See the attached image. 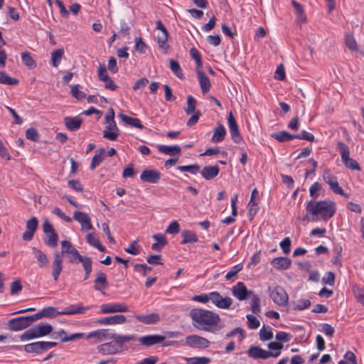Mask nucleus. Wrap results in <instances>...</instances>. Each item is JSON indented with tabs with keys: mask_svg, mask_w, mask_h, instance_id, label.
<instances>
[{
	"mask_svg": "<svg viewBox=\"0 0 364 364\" xmlns=\"http://www.w3.org/2000/svg\"><path fill=\"white\" fill-rule=\"evenodd\" d=\"M189 316L193 326L198 330L215 333L223 328L220 316L210 310L194 308L190 311Z\"/></svg>",
	"mask_w": 364,
	"mask_h": 364,
	"instance_id": "1",
	"label": "nucleus"
},
{
	"mask_svg": "<svg viewBox=\"0 0 364 364\" xmlns=\"http://www.w3.org/2000/svg\"><path fill=\"white\" fill-rule=\"evenodd\" d=\"M307 213L311 215V220L328 221L336 213V203L332 200H310L306 203Z\"/></svg>",
	"mask_w": 364,
	"mask_h": 364,
	"instance_id": "2",
	"label": "nucleus"
},
{
	"mask_svg": "<svg viewBox=\"0 0 364 364\" xmlns=\"http://www.w3.org/2000/svg\"><path fill=\"white\" fill-rule=\"evenodd\" d=\"M338 149L341 154V160L345 166L350 170L360 171L358 163L353 159L350 157V151L346 144L342 141L337 143Z\"/></svg>",
	"mask_w": 364,
	"mask_h": 364,
	"instance_id": "3",
	"label": "nucleus"
},
{
	"mask_svg": "<svg viewBox=\"0 0 364 364\" xmlns=\"http://www.w3.org/2000/svg\"><path fill=\"white\" fill-rule=\"evenodd\" d=\"M35 321L33 315L19 316L8 321V328L12 331H19L26 329Z\"/></svg>",
	"mask_w": 364,
	"mask_h": 364,
	"instance_id": "4",
	"label": "nucleus"
},
{
	"mask_svg": "<svg viewBox=\"0 0 364 364\" xmlns=\"http://www.w3.org/2000/svg\"><path fill=\"white\" fill-rule=\"evenodd\" d=\"M247 353L248 356L252 359H262L266 360L268 359L270 357L277 358L278 357L281 352H272L269 350H266L260 348L259 346H251L247 351Z\"/></svg>",
	"mask_w": 364,
	"mask_h": 364,
	"instance_id": "5",
	"label": "nucleus"
},
{
	"mask_svg": "<svg viewBox=\"0 0 364 364\" xmlns=\"http://www.w3.org/2000/svg\"><path fill=\"white\" fill-rule=\"evenodd\" d=\"M269 296L273 301L279 306H285L289 301V296L284 289L277 286L272 289L269 288Z\"/></svg>",
	"mask_w": 364,
	"mask_h": 364,
	"instance_id": "6",
	"label": "nucleus"
},
{
	"mask_svg": "<svg viewBox=\"0 0 364 364\" xmlns=\"http://www.w3.org/2000/svg\"><path fill=\"white\" fill-rule=\"evenodd\" d=\"M323 181L329 186L330 189L335 193L348 198L349 196L343 192V188L338 185L337 178L333 176L328 169H326L323 173Z\"/></svg>",
	"mask_w": 364,
	"mask_h": 364,
	"instance_id": "7",
	"label": "nucleus"
},
{
	"mask_svg": "<svg viewBox=\"0 0 364 364\" xmlns=\"http://www.w3.org/2000/svg\"><path fill=\"white\" fill-rule=\"evenodd\" d=\"M57 345L55 342L50 341H38L28 343L24 346V350L27 353H39L45 350L51 348Z\"/></svg>",
	"mask_w": 364,
	"mask_h": 364,
	"instance_id": "8",
	"label": "nucleus"
},
{
	"mask_svg": "<svg viewBox=\"0 0 364 364\" xmlns=\"http://www.w3.org/2000/svg\"><path fill=\"white\" fill-rule=\"evenodd\" d=\"M210 301L220 309H229L232 304V299L229 296L223 297L218 291L210 292Z\"/></svg>",
	"mask_w": 364,
	"mask_h": 364,
	"instance_id": "9",
	"label": "nucleus"
},
{
	"mask_svg": "<svg viewBox=\"0 0 364 364\" xmlns=\"http://www.w3.org/2000/svg\"><path fill=\"white\" fill-rule=\"evenodd\" d=\"M128 306L124 303H110L102 304L100 306V314H112L117 312H127Z\"/></svg>",
	"mask_w": 364,
	"mask_h": 364,
	"instance_id": "10",
	"label": "nucleus"
},
{
	"mask_svg": "<svg viewBox=\"0 0 364 364\" xmlns=\"http://www.w3.org/2000/svg\"><path fill=\"white\" fill-rule=\"evenodd\" d=\"M228 124L232 140L237 144L240 143L242 140V136L240 134L236 119L232 112L229 113Z\"/></svg>",
	"mask_w": 364,
	"mask_h": 364,
	"instance_id": "11",
	"label": "nucleus"
},
{
	"mask_svg": "<svg viewBox=\"0 0 364 364\" xmlns=\"http://www.w3.org/2000/svg\"><path fill=\"white\" fill-rule=\"evenodd\" d=\"M161 177V173L156 169H145L140 175L141 181L150 183H157Z\"/></svg>",
	"mask_w": 364,
	"mask_h": 364,
	"instance_id": "12",
	"label": "nucleus"
},
{
	"mask_svg": "<svg viewBox=\"0 0 364 364\" xmlns=\"http://www.w3.org/2000/svg\"><path fill=\"white\" fill-rule=\"evenodd\" d=\"M38 220L36 217H32L26 222V230L22 235V239L25 241H30L38 228Z\"/></svg>",
	"mask_w": 364,
	"mask_h": 364,
	"instance_id": "13",
	"label": "nucleus"
},
{
	"mask_svg": "<svg viewBox=\"0 0 364 364\" xmlns=\"http://www.w3.org/2000/svg\"><path fill=\"white\" fill-rule=\"evenodd\" d=\"M134 316L144 325H155L161 321L160 315L154 312L148 314H135Z\"/></svg>",
	"mask_w": 364,
	"mask_h": 364,
	"instance_id": "14",
	"label": "nucleus"
},
{
	"mask_svg": "<svg viewBox=\"0 0 364 364\" xmlns=\"http://www.w3.org/2000/svg\"><path fill=\"white\" fill-rule=\"evenodd\" d=\"M232 293L238 300L243 301L247 299V296L252 294V291H248L243 282H239L232 289Z\"/></svg>",
	"mask_w": 364,
	"mask_h": 364,
	"instance_id": "15",
	"label": "nucleus"
},
{
	"mask_svg": "<svg viewBox=\"0 0 364 364\" xmlns=\"http://www.w3.org/2000/svg\"><path fill=\"white\" fill-rule=\"evenodd\" d=\"M186 341V343L191 347L205 348L210 345V341L208 339L198 335L188 336Z\"/></svg>",
	"mask_w": 364,
	"mask_h": 364,
	"instance_id": "16",
	"label": "nucleus"
},
{
	"mask_svg": "<svg viewBox=\"0 0 364 364\" xmlns=\"http://www.w3.org/2000/svg\"><path fill=\"white\" fill-rule=\"evenodd\" d=\"M73 218L80 223L82 230H88L92 229V225L88 215L84 212L75 211L73 213Z\"/></svg>",
	"mask_w": 364,
	"mask_h": 364,
	"instance_id": "17",
	"label": "nucleus"
},
{
	"mask_svg": "<svg viewBox=\"0 0 364 364\" xmlns=\"http://www.w3.org/2000/svg\"><path fill=\"white\" fill-rule=\"evenodd\" d=\"M126 321L127 318L125 316L117 314L100 318L96 321V323L99 325H117L124 323Z\"/></svg>",
	"mask_w": 364,
	"mask_h": 364,
	"instance_id": "18",
	"label": "nucleus"
},
{
	"mask_svg": "<svg viewBox=\"0 0 364 364\" xmlns=\"http://www.w3.org/2000/svg\"><path fill=\"white\" fill-rule=\"evenodd\" d=\"M63 259L60 254H53L52 262V276L54 281H58L63 270Z\"/></svg>",
	"mask_w": 364,
	"mask_h": 364,
	"instance_id": "19",
	"label": "nucleus"
},
{
	"mask_svg": "<svg viewBox=\"0 0 364 364\" xmlns=\"http://www.w3.org/2000/svg\"><path fill=\"white\" fill-rule=\"evenodd\" d=\"M90 309V306H82L81 304H72L65 308L58 314H60V315L83 314Z\"/></svg>",
	"mask_w": 364,
	"mask_h": 364,
	"instance_id": "20",
	"label": "nucleus"
},
{
	"mask_svg": "<svg viewBox=\"0 0 364 364\" xmlns=\"http://www.w3.org/2000/svg\"><path fill=\"white\" fill-rule=\"evenodd\" d=\"M165 337L161 335H147L139 338V343L145 346H151L160 343L165 340Z\"/></svg>",
	"mask_w": 364,
	"mask_h": 364,
	"instance_id": "21",
	"label": "nucleus"
},
{
	"mask_svg": "<svg viewBox=\"0 0 364 364\" xmlns=\"http://www.w3.org/2000/svg\"><path fill=\"white\" fill-rule=\"evenodd\" d=\"M105 130L103 131V137L112 141H114L119 136V129L115 122H111L106 124Z\"/></svg>",
	"mask_w": 364,
	"mask_h": 364,
	"instance_id": "22",
	"label": "nucleus"
},
{
	"mask_svg": "<svg viewBox=\"0 0 364 364\" xmlns=\"http://www.w3.org/2000/svg\"><path fill=\"white\" fill-rule=\"evenodd\" d=\"M111 333H109L108 329H98L92 332H90L87 336V339L95 338V342H101L105 339H109Z\"/></svg>",
	"mask_w": 364,
	"mask_h": 364,
	"instance_id": "23",
	"label": "nucleus"
},
{
	"mask_svg": "<svg viewBox=\"0 0 364 364\" xmlns=\"http://www.w3.org/2000/svg\"><path fill=\"white\" fill-rule=\"evenodd\" d=\"M109 339H113L114 341V344L119 348V352L122 350V346L124 343L129 342L131 341H134L135 339L134 336L133 335H119L116 333H111L109 336Z\"/></svg>",
	"mask_w": 364,
	"mask_h": 364,
	"instance_id": "24",
	"label": "nucleus"
},
{
	"mask_svg": "<svg viewBox=\"0 0 364 364\" xmlns=\"http://www.w3.org/2000/svg\"><path fill=\"white\" fill-rule=\"evenodd\" d=\"M63 120L66 128L73 132L78 130L82 123V119L79 117H65Z\"/></svg>",
	"mask_w": 364,
	"mask_h": 364,
	"instance_id": "25",
	"label": "nucleus"
},
{
	"mask_svg": "<svg viewBox=\"0 0 364 364\" xmlns=\"http://www.w3.org/2000/svg\"><path fill=\"white\" fill-rule=\"evenodd\" d=\"M97 350L102 355H114L119 352V348L112 342H108L97 346Z\"/></svg>",
	"mask_w": 364,
	"mask_h": 364,
	"instance_id": "26",
	"label": "nucleus"
},
{
	"mask_svg": "<svg viewBox=\"0 0 364 364\" xmlns=\"http://www.w3.org/2000/svg\"><path fill=\"white\" fill-rule=\"evenodd\" d=\"M220 171V168L217 165L205 166L200 171V174L205 180H212L215 178Z\"/></svg>",
	"mask_w": 364,
	"mask_h": 364,
	"instance_id": "27",
	"label": "nucleus"
},
{
	"mask_svg": "<svg viewBox=\"0 0 364 364\" xmlns=\"http://www.w3.org/2000/svg\"><path fill=\"white\" fill-rule=\"evenodd\" d=\"M60 311H58L55 307L53 306H48L46 308H44L42 311L33 314L35 321L36 320H38L40 318H42L43 317L50 318V317H54L58 315H60L58 314Z\"/></svg>",
	"mask_w": 364,
	"mask_h": 364,
	"instance_id": "28",
	"label": "nucleus"
},
{
	"mask_svg": "<svg viewBox=\"0 0 364 364\" xmlns=\"http://www.w3.org/2000/svg\"><path fill=\"white\" fill-rule=\"evenodd\" d=\"M94 283L95 290L102 291L103 289H105L108 286L105 273L102 271H99L97 273V277L95 279Z\"/></svg>",
	"mask_w": 364,
	"mask_h": 364,
	"instance_id": "29",
	"label": "nucleus"
},
{
	"mask_svg": "<svg viewBox=\"0 0 364 364\" xmlns=\"http://www.w3.org/2000/svg\"><path fill=\"white\" fill-rule=\"evenodd\" d=\"M157 149L159 152L169 156H179L181 152V149L178 145L167 146L161 144L159 145Z\"/></svg>",
	"mask_w": 364,
	"mask_h": 364,
	"instance_id": "30",
	"label": "nucleus"
},
{
	"mask_svg": "<svg viewBox=\"0 0 364 364\" xmlns=\"http://www.w3.org/2000/svg\"><path fill=\"white\" fill-rule=\"evenodd\" d=\"M271 263L278 269H287L291 264V260L288 257H279L273 259Z\"/></svg>",
	"mask_w": 364,
	"mask_h": 364,
	"instance_id": "31",
	"label": "nucleus"
},
{
	"mask_svg": "<svg viewBox=\"0 0 364 364\" xmlns=\"http://www.w3.org/2000/svg\"><path fill=\"white\" fill-rule=\"evenodd\" d=\"M225 135L226 130L225 127L221 124H218V126L214 129L211 141L213 143L220 142L224 139Z\"/></svg>",
	"mask_w": 364,
	"mask_h": 364,
	"instance_id": "32",
	"label": "nucleus"
},
{
	"mask_svg": "<svg viewBox=\"0 0 364 364\" xmlns=\"http://www.w3.org/2000/svg\"><path fill=\"white\" fill-rule=\"evenodd\" d=\"M198 77L200 83V88L203 94L207 93L210 90V82L209 78L205 75V74L200 71L198 70Z\"/></svg>",
	"mask_w": 364,
	"mask_h": 364,
	"instance_id": "33",
	"label": "nucleus"
},
{
	"mask_svg": "<svg viewBox=\"0 0 364 364\" xmlns=\"http://www.w3.org/2000/svg\"><path fill=\"white\" fill-rule=\"evenodd\" d=\"M119 117L126 124L133 127H136L140 129H144V126L141 124L140 120L137 118L129 117L124 114L120 113Z\"/></svg>",
	"mask_w": 364,
	"mask_h": 364,
	"instance_id": "34",
	"label": "nucleus"
},
{
	"mask_svg": "<svg viewBox=\"0 0 364 364\" xmlns=\"http://www.w3.org/2000/svg\"><path fill=\"white\" fill-rule=\"evenodd\" d=\"M271 136L279 142L289 141L296 139L295 134H291L286 131H281L272 133Z\"/></svg>",
	"mask_w": 364,
	"mask_h": 364,
	"instance_id": "35",
	"label": "nucleus"
},
{
	"mask_svg": "<svg viewBox=\"0 0 364 364\" xmlns=\"http://www.w3.org/2000/svg\"><path fill=\"white\" fill-rule=\"evenodd\" d=\"M32 250L36 258L37 259L38 266L40 267H48L49 262L47 256L41 250H38L36 247H33Z\"/></svg>",
	"mask_w": 364,
	"mask_h": 364,
	"instance_id": "36",
	"label": "nucleus"
},
{
	"mask_svg": "<svg viewBox=\"0 0 364 364\" xmlns=\"http://www.w3.org/2000/svg\"><path fill=\"white\" fill-rule=\"evenodd\" d=\"M105 149L104 148L99 149L92 157L90 164V169L95 170V168L100 164L104 159Z\"/></svg>",
	"mask_w": 364,
	"mask_h": 364,
	"instance_id": "37",
	"label": "nucleus"
},
{
	"mask_svg": "<svg viewBox=\"0 0 364 364\" xmlns=\"http://www.w3.org/2000/svg\"><path fill=\"white\" fill-rule=\"evenodd\" d=\"M168 38V32H162L161 34L157 36L159 48L164 53H167V50L169 48V45L167 43Z\"/></svg>",
	"mask_w": 364,
	"mask_h": 364,
	"instance_id": "38",
	"label": "nucleus"
},
{
	"mask_svg": "<svg viewBox=\"0 0 364 364\" xmlns=\"http://www.w3.org/2000/svg\"><path fill=\"white\" fill-rule=\"evenodd\" d=\"M181 237L183 238L181 244L193 243L198 241L197 235L192 231L183 230L181 232Z\"/></svg>",
	"mask_w": 364,
	"mask_h": 364,
	"instance_id": "39",
	"label": "nucleus"
},
{
	"mask_svg": "<svg viewBox=\"0 0 364 364\" xmlns=\"http://www.w3.org/2000/svg\"><path fill=\"white\" fill-rule=\"evenodd\" d=\"M87 242L92 246L97 248L100 252H105L106 251L105 247L101 245L100 240L95 237L93 233H88L86 236Z\"/></svg>",
	"mask_w": 364,
	"mask_h": 364,
	"instance_id": "40",
	"label": "nucleus"
},
{
	"mask_svg": "<svg viewBox=\"0 0 364 364\" xmlns=\"http://www.w3.org/2000/svg\"><path fill=\"white\" fill-rule=\"evenodd\" d=\"M64 53V50L63 48H59L51 53V64L53 67L57 68L63 58Z\"/></svg>",
	"mask_w": 364,
	"mask_h": 364,
	"instance_id": "41",
	"label": "nucleus"
},
{
	"mask_svg": "<svg viewBox=\"0 0 364 364\" xmlns=\"http://www.w3.org/2000/svg\"><path fill=\"white\" fill-rule=\"evenodd\" d=\"M61 246H62L61 252H56L54 253V254H60L61 258H63V255L64 254L70 255L74 250L76 249L73 247L72 243L68 240L62 241Z\"/></svg>",
	"mask_w": 364,
	"mask_h": 364,
	"instance_id": "42",
	"label": "nucleus"
},
{
	"mask_svg": "<svg viewBox=\"0 0 364 364\" xmlns=\"http://www.w3.org/2000/svg\"><path fill=\"white\" fill-rule=\"evenodd\" d=\"M0 83L9 85H15L18 83L16 78H13L4 71L0 72Z\"/></svg>",
	"mask_w": 364,
	"mask_h": 364,
	"instance_id": "43",
	"label": "nucleus"
},
{
	"mask_svg": "<svg viewBox=\"0 0 364 364\" xmlns=\"http://www.w3.org/2000/svg\"><path fill=\"white\" fill-rule=\"evenodd\" d=\"M169 65H170V68L171 70V71L180 79H183V71L181 68V66L179 65V63L171 59L169 61Z\"/></svg>",
	"mask_w": 364,
	"mask_h": 364,
	"instance_id": "44",
	"label": "nucleus"
},
{
	"mask_svg": "<svg viewBox=\"0 0 364 364\" xmlns=\"http://www.w3.org/2000/svg\"><path fill=\"white\" fill-rule=\"evenodd\" d=\"M48 240H45V244L48 247H55L58 245V236L55 231L46 234Z\"/></svg>",
	"mask_w": 364,
	"mask_h": 364,
	"instance_id": "45",
	"label": "nucleus"
},
{
	"mask_svg": "<svg viewBox=\"0 0 364 364\" xmlns=\"http://www.w3.org/2000/svg\"><path fill=\"white\" fill-rule=\"evenodd\" d=\"M22 61L23 64L29 68H34L36 66V62L33 60L31 54L28 52H23L21 53Z\"/></svg>",
	"mask_w": 364,
	"mask_h": 364,
	"instance_id": "46",
	"label": "nucleus"
},
{
	"mask_svg": "<svg viewBox=\"0 0 364 364\" xmlns=\"http://www.w3.org/2000/svg\"><path fill=\"white\" fill-rule=\"evenodd\" d=\"M141 247L138 245V240H134L124 251L133 255H137L140 253Z\"/></svg>",
	"mask_w": 364,
	"mask_h": 364,
	"instance_id": "47",
	"label": "nucleus"
},
{
	"mask_svg": "<svg viewBox=\"0 0 364 364\" xmlns=\"http://www.w3.org/2000/svg\"><path fill=\"white\" fill-rule=\"evenodd\" d=\"M177 169L181 171H187L191 174H196L200 171V166L197 164L188 165V166H178Z\"/></svg>",
	"mask_w": 364,
	"mask_h": 364,
	"instance_id": "48",
	"label": "nucleus"
},
{
	"mask_svg": "<svg viewBox=\"0 0 364 364\" xmlns=\"http://www.w3.org/2000/svg\"><path fill=\"white\" fill-rule=\"evenodd\" d=\"M196 106V99L191 96L188 95L187 97V107L185 108V112L187 114H190L195 112V109Z\"/></svg>",
	"mask_w": 364,
	"mask_h": 364,
	"instance_id": "49",
	"label": "nucleus"
},
{
	"mask_svg": "<svg viewBox=\"0 0 364 364\" xmlns=\"http://www.w3.org/2000/svg\"><path fill=\"white\" fill-rule=\"evenodd\" d=\"M346 45L350 50H358V45L356 41L353 36L351 34H348L346 36Z\"/></svg>",
	"mask_w": 364,
	"mask_h": 364,
	"instance_id": "50",
	"label": "nucleus"
},
{
	"mask_svg": "<svg viewBox=\"0 0 364 364\" xmlns=\"http://www.w3.org/2000/svg\"><path fill=\"white\" fill-rule=\"evenodd\" d=\"M152 270L151 267L146 264H136L134 266V271L141 272L144 277Z\"/></svg>",
	"mask_w": 364,
	"mask_h": 364,
	"instance_id": "51",
	"label": "nucleus"
},
{
	"mask_svg": "<svg viewBox=\"0 0 364 364\" xmlns=\"http://www.w3.org/2000/svg\"><path fill=\"white\" fill-rule=\"evenodd\" d=\"M188 364H208L210 358L207 357H195L186 358Z\"/></svg>",
	"mask_w": 364,
	"mask_h": 364,
	"instance_id": "52",
	"label": "nucleus"
},
{
	"mask_svg": "<svg viewBox=\"0 0 364 364\" xmlns=\"http://www.w3.org/2000/svg\"><path fill=\"white\" fill-rule=\"evenodd\" d=\"M26 137L32 141L36 142L39 140L40 136L36 129L29 128L26 131Z\"/></svg>",
	"mask_w": 364,
	"mask_h": 364,
	"instance_id": "53",
	"label": "nucleus"
},
{
	"mask_svg": "<svg viewBox=\"0 0 364 364\" xmlns=\"http://www.w3.org/2000/svg\"><path fill=\"white\" fill-rule=\"evenodd\" d=\"M257 204L255 201V200H252V198H250L248 205H247L248 216L250 218V220H252L257 213Z\"/></svg>",
	"mask_w": 364,
	"mask_h": 364,
	"instance_id": "54",
	"label": "nucleus"
},
{
	"mask_svg": "<svg viewBox=\"0 0 364 364\" xmlns=\"http://www.w3.org/2000/svg\"><path fill=\"white\" fill-rule=\"evenodd\" d=\"M250 306L252 313L257 314L260 311V299L258 296L255 295L252 297Z\"/></svg>",
	"mask_w": 364,
	"mask_h": 364,
	"instance_id": "55",
	"label": "nucleus"
},
{
	"mask_svg": "<svg viewBox=\"0 0 364 364\" xmlns=\"http://www.w3.org/2000/svg\"><path fill=\"white\" fill-rule=\"evenodd\" d=\"M37 338L35 331L33 327L26 330L20 336V339L22 341Z\"/></svg>",
	"mask_w": 364,
	"mask_h": 364,
	"instance_id": "56",
	"label": "nucleus"
},
{
	"mask_svg": "<svg viewBox=\"0 0 364 364\" xmlns=\"http://www.w3.org/2000/svg\"><path fill=\"white\" fill-rule=\"evenodd\" d=\"M190 55L193 59L195 60L197 68L202 66V60L199 51L196 48H193L190 50Z\"/></svg>",
	"mask_w": 364,
	"mask_h": 364,
	"instance_id": "57",
	"label": "nucleus"
},
{
	"mask_svg": "<svg viewBox=\"0 0 364 364\" xmlns=\"http://www.w3.org/2000/svg\"><path fill=\"white\" fill-rule=\"evenodd\" d=\"M273 337V333L269 328V329H266L264 326L259 331V338L262 341H268L272 339Z\"/></svg>",
	"mask_w": 364,
	"mask_h": 364,
	"instance_id": "58",
	"label": "nucleus"
},
{
	"mask_svg": "<svg viewBox=\"0 0 364 364\" xmlns=\"http://www.w3.org/2000/svg\"><path fill=\"white\" fill-rule=\"evenodd\" d=\"M70 92L77 100H82L85 97V93L78 89V85H72Z\"/></svg>",
	"mask_w": 364,
	"mask_h": 364,
	"instance_id": "59",
	"label": "nucleus"
},
{
	"mask_svg": "<svg viewBox=\"0 0 364 364\" xmlns=\"http://www.w3.org/2000/svg\"><path fill=\"white\" fill-rule=\"evenodd\" d=\"M180 231L179 224L176 220L172 221L166 228V233L176 235Z\"/></svg>",
	"mask_w": 364,
	"mask_h": 364,
	"instance_id": "60",
	"label": "nucleus"
},
{
	"mask_svg": "<svg viewBox=\"0 0 364 364\" xmlns=\"http://www.w3.org/2000/svg\"><path fill=\"white\" fill-rule=\"evenodd\" d=\"M242 269V265L241 264L233 266L231 269L227 273L225 279L227 280L231 279L235 277L239 272Z\"/></svg>",
	"mask_w": 364,
	"mask_h": 364,
	"instance_id": "61",
	"label": "nucleus"
},
{
	"mask_svg": "<svg viewBox=\"0 0 364 364\" xmlns=\"http://www.w3.org/2000/svg\"><path fill=\"white\" fill-rule=\"evenodd\" d=\"M38 326L43 336L50 334L53 331V326L49 323H40Z\"/></svg>",
	"mask_w": 364,
	"mask_h": 364,
	"instance_id": "62",
	"label": "nucleus"
},
{
	"mask_svg": "<svg viewBox=\"0 0 364 364\" xmlns=\"http://www.w3.org/2000/svg\"><path fill=\"white\" fill-rule=\"evenodd\" d=\"M247 319L250 328L255 329L259 326L260 323L255 316L252 315H247Z\"/></svg>",
	"mask_w": 364,
	"mask_h": 364,
	"instance_id": "63",
	"label": "nucleus"
},
{
	"mask_svg": "<svg viewBox=\"0 0 364 364\" xmlns=\"http://www.w3.org/2000/svg\"><path fill=\"white\" fill-rule=\"evenodd\" d=\"M291 240L289 237H285L281 242L280 247L284 254H289L291 250Z\"/></svg>",
	"mask_w": 364,
	"mask_h": 364,
	"instance_id": "64",
	"label": "nucleus"
}]
</instances>
